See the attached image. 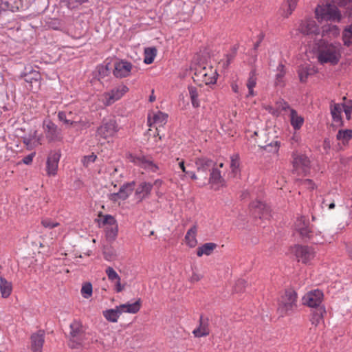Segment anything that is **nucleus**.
<instances>
[{"instance_id":"4c0bfd02","label":"nucleus","mask_w":352,"mask_h":352,"mask_svg":"<svg viewBox=\"0 0 352 352\" xmlns=\"http://www.w3.org/2000/svg\"><path fill=\"white\" fill-rule=\"evenodd\" d=\"M326 313L325 307H318L311 314L310 321L312 324L317 326L322 320L324 314Z\"/></svg>"},{"instance_id":"37998d69","label":"nucleus","mask_w":352,"mask_h":352,"mask_svg":"<svg viewBox=\"0 0 352 352\" xmlns=\"http://www.w3.org/2000/svg\"><path fill=\"white\" fill-rule=\"evenodd\" d=\"M342 40L344 45L349 47L352 45V23L344 30L342 32Z\"/></svg>"},{"instance_id":"864d4df0","label":"nucleus","mask_w":352,"mask_h":352,"mask_svg":"<svg viewBox=\"0 0 352 352\" xmlns=\"http://www.w3.org/2000/svg\"><path fill=\"white\" fill-rule=\"evenodd\" d=\"M96 70H97V72L98 73V77L102 78L108 76L109 74V71H110L108 65H98L96 68Z\"/></svg>"},{"instance_id":"5701e85b","label":"nucleus","mask_w":352,"mask_h":352,"mask_svg":"<svg viewBox=\"0 0 352 352\" xmlns=\"http://www.w3.org/2000/svg\"><path fill=\"white\" fill-rule=\"evenodd\" d=\"M108 279L115 285V291L118 293L124 290L125 285L121 284L120 277L115 270L111 267H108L105 270Z\"/></svg>"},{"instance_id":"b1692460","label":"nucleus","mask_w":352,"mask_h":352,"mask_svg":"<svg viewBox=\"0 0 352 352\" xmlns=\"http://www.w3.org/2000/svg\"><path fill=\"white\" fill-rule=\"evenodd\" d=\"M168 115L161 111L148 114V123L150 126H163L167 122Z\"/></svg>"},{"instance_id":"f704fd0d","label":"nucleus","mask_w":352,"mask_h":352,"mask_svg":"<svg viewBox=\"0 0 352 352\" xmlns=\"http://www.w3.org/2000/svg\"><path fill=\"white\" fill-rule=\"evenodd\" d=\"M118 223H116L111 226L105 227V237L109 242H110V243L113 242L116 239V238L118 236Z\"/></svg>"},{"instance_id":"338daca9","label":"nucleus","mask_w":352,"mask_h":352,"mask_svg":"<svg viewBox=\"0 0 352 352\" xmlns=\"http://www.w3.org/2000/svg\"><path fill=\"white\" fill-rule=\"evenodd\" d=\"M245 281L244 280H239L236 283L235 291L238 292L237 287H245Z\"/></svg>"},{"instance_id":"603ef678","label":"nucleus","mask_w":352,"mask_h":352,"mask_svg":"<svg viewBox=\"0 0 352 352\" xmlns=\"http://www.w3.org/2000/svg\"><path fill=\"white\" fill-rule=\"evenodd\" d=\"M41 225L45 228L52 229L59 226V223L52 220L50 218H45L41 220Z\"/></svg>"},{"instance_id":"f8f14e48","label":"nucleus","mask_w":352,"mask_h":352,"mask_svg":"<svg viewBox=\"0 0 352 352\" xmlns=\"http://www.w3.org/2000/svg\"><path fill=\"white\" fill-rule=\"evenodd\" d=\"M195 74L199 77L206 85L215 84L217 79V70L212 67H199L195 69Z\"/></svg>"},{"instance_id":"9b49d317","label":"nucleus","mask_w":352,"mask_h":352,"mask_svg":"<svg viewBox=\"0 0 352 352\" xmlns=\"http://www.w3.org/2000/svg\"><path fill=\"white\" fill-rule=\"evenodd\" d=\"M128 91L129 88L124 85L117 86L102 95V102L104 105L109 106L120 100Z\"/></svg>"},{"instance_id":"8fccbe9b","label":"nucleus","mask_w":352,"mask_h":352,"mask_svg":"<svg viewBox=\"0 0 352 352\" xmlns=\"http://www.w3.org/2000/svg\"><path fill=\"white\" fill-rule=\"evenodd\" d=\"M298 77L302 82H306L309 73V69L307 66H300L298 69Z\"/></svg>"},{"instance_id":"0eeeda50","label":"nucleus","mask_w":352,"mask_h":352,"mask_svg":"<svg viewBox=\"0 0 352 352\" xmlns=\"http://www.w3.org/2000/svg\"><path fill=\"white\" fill-rule=\"evenodd\" d=\"M57 116L58 120L67 126H72L78 124L82 126H87V122L82 120L76 111H73L68 109L60 111L58 112Z\"/></svg>"},{"instance_id":"4be33fe9","label":"nucleus","mask_w":352,"mask_h":352,"mask_svg":"<svg viewBox=\"0 0 352 352\" xmlns=\"http://www.w3.org/2000/svg\"><path fill=\"white\" fill-rule=\"evenodd\" d=\"M132 69L131 63L125 60L117 62L115 64L113 75L117 78H124L130 74Z\"/></svg>"},{"instance_id":"20e7f679","label":"nucleus","mask_w":352,"mask_h":352,"mask_svg":"<svg viewBox=\"0 0 352 352\" xmlns=\"http://www.w3.org/2000/svg\"><path fill=\"white\" fill-rule=\"evenodd\" d=\"M298 294L293 289H287L280 297L278 302V311L281 316L292 314L298 307Z\"/></svg>"},{"instance_id":"393cba45","label":"nucleus","mask_w":352,"mask_h":352,"mask_svg":"<svg viewBox=\"0 0 352 352\" xmlns=\"http://www.w3.org/2000/svg\"><path fill=\"white\" fill-rule=\"evenodd\" d=\"M208 183L211 184L212 188L214 190L219 189L224 184V179L221 177V171L216 168H213L210 172Z\"/></svg>"},{"instance_id":"680f3d73","label":"nucleus","mask_w":352,"mask_h":352,"mask_svg":"<svg viewBox=\"0 0 352 352\" xmlns=\"http://www.w3.org/2000/svg\"><path fill=\"white\" fill-rule=\"evenodd\" d=\"M201 278H202V276L201 274L193 272L190 277V280L192 282H197V281L200 280Z\"/></svg>"},{"instance_id":"6e6552de","label":"nucleus","mask_w":352,"mask_h":352,"mask_svg":"<svg viewBox=\"0 0 352 352\" xmlns=\"http://www.w3.org/2000/svg\"><path fill=\"white\" fill-rule=\"evenodd\" d=\"M324 298L323 292L320 289H314L306 293L302 298L303 305L310 308L318 309V307H324L322 305Z\"/></svg>"},{"instance_id":"c03bdc74","label":"nucleus","mask_w":352,"mask_h":352,"mask_svg":"<svg viewBox=\"0 0 352 352\" xmlns=\"http://www.w3.org/2000/svg\"><path fill=\"white\" fill-rule=\"evenodd\" d=\"M188 92L191 100L192 104L194 107L197 108L199 107V101L198 100V91L195 87H188Z\"/></svg>"},{"instance_id":"13d9d810","label":"nucleus","mask_w":352,"mask_h":352,"mask_svg":"<svg viewBox=\"0 0 352 352\" xmlns=\"http://www.w3.org/2000/svg\"><path fill=\"white\" fill-rule=\"evenodd\" d=\"M226 60H222L221 63L223 65V67L224 68H226L228 67V65L230 64V63L232 61L234 58V55L232 54H227L226 56Z\"/></svg>"},{"instance_id":"412c9836","label":"nucleus","mask_w":352,"mask_h":352,"mask_svg":"<svg viewBox=\"0 0 352 352\" xmlns=\"http://www.w3.org/2000/svg\"><path fill=\"white\" fill-rule=\"evenodd\" d=\"M30 340L32 352H42L45 342V331L43 330H38L36 333H32Z\"/></svg>"},{"instance_id":"6e6d98bb","label":"nucleus","mask_w":352,"mask_h":352,"mask_svg":"<svg viewBox=\"0 0 352 352\" xmlns=\"http://www.w3.org/2000/svg\"><path fill=\"white\" fill-rule=\"evenodd\" d=\"M301 184L308 189L314 190L315 188V184L312 180L309 179L302 181Z\"/></svg>"},{"instance_id":"de8ad7c7","label":"nucleus","mask_w":352,"mask_h":352,"mask_svg":"<svg viewBox=\"0 0 352 352\" xmlns=\"http://www.w3.org/2000/svg\"><path fill=\"white\" fill-rule=\"evenodd\" d=\"M25 80L27 82L32 83L34 81L37 82L41 78V74L38 72L36 70H32L29 72V74H24Z\"/></svg>"},{"instance_id":"aec40b11","label":"nucleus","mask_w":352,"mask_h":352,"mask_svg":"<svg viewBox=\"0 0 352 352\" xmlns=\"http://www.w3.org/2000/svg\"><path fill=\"white\" fill-rule=\"evenodd\" d=\"M250 208L254 217L259 219H267L270 217V210L265 204L255 201L251 203Z\"/></svg>"},{"instance_id":"09e8293b","label":"nucleus","mask_w":352,"mask_h":352,"mask_svg":"<svg viewBox=\"0 0 352 352\" xmlns=\"http://www.w3.org/2000/svg\"><path fill=\"white\" fill-rule=\"evenodd\" d=\"M230 168L232 173L236 175L239 173V156L238 154H234L230 157Z\"/></svg>"},{"instance_id":"e2e57ef3","label":"nucleus","mask_w":352,"mask_h":352,"mask_svg":"<svg viewBox=\"0 0 352 352\" xmlns=\"http://www.w3.org/2000/svg\"><path fill=\"white\" fill-rule=\"evenodd\" d=\"M230 86H231L232 91L234 93H235V94H239V86H238V85H237L236 81L232 82Z\"/></svg>"},{"instance_id":"39448f33","label":"nucleus","mask_w":352,"mask_h":352,"mask_svg":"<svg viewBox=\"0 0 352 352\" xmlns=\"http://www.w3.org/2000/svg\"><path fill=\"white\" fill-rule=\"evenodd\" d=\"M315 13L316 19L319 21H339L341 19V14L337 6L329 1L318 5L316 8Z\"/></svg>"},{"instance_id":"c85d7f7f","label":"nucleus","mask_w":352,"mask_h":352,"mask_svg":"<svg viewBox=\"0 0 352 352\" xmlns=\"http://www.w3.org/2000/svg\"><path fill=\"white\" fill-rule=\"evenodd\" d=\"M290 124L295 131L300 129L304 124V118L302 116L298 115L295 109H291L289 114Z\"/></svg>"},{"instance_id":"2eb2a0df","label":"nucleus","mask_w":352,"mask_h":352,"mask_svg":"<svg viewBox=\"0 0 352 352\" xmlns=\"http://www.w3.org/2000/svg\"><path fill=\"white\" fill-rule=\"evenodd\" d=\"M130 162L138 165L148 171L156 173L159 168L153 161L146 159L144 156H135L130 155L129 157Z\"/></svg>"},{"instance_id":"a19ab883","label":"nucleus","mask_w":352,"mask_h":352,"mask_svg":"<svg viewBox=\"0 0 352 352\" xmlns=\"http://www.w3.org/2000/svg\"><path fill=\"white\" fill-rule=\"evenodd\" d=\"M286 74L285 66L280 64L277 67V73L276 74L275 85L276 86H284V78Z\"/></svg>"},{"instance_id":"dca6fc26","label":"nucleus","mask_w":352,"mask_h":352,"mask_svg":"<svg viewBox=\"0 0 352 352\" xmlns=\"http://www.w3.org/2000/svg\"><path fill=\"white\" fill-rule=\"evenodd\" d=\"M294 252L298 260L304 263H307L314 257V250L307 246L295 245Z\"/></svg>"},{"instance_id":"7c9ffc66","label":"nucleus","mask_w":352,"mask_h":352,"mask_svg":"<svg viewBox=\"0 0 352 352\" xmlns=\"http://www.w3.org/2000/svg\"><path fill=\"white\" fill-rule=\"evenodd\" d=\"M102 314L104 318L111 322H116L121 315L118 306H116L113 309L103 311Z\"/></svg>"},{"instance_id":"58836bf2","label":"nucleus","mask_w":352,"mask_h":352,"mask_svg":"<svg viewBox=\"0 0 352 352\" xmlns=\"http://www.w3.org/2000/svg\"><path fill=\"white\" fill-rule=\"evenodd\" d=\"M352 138L351 129H341L338 131L336 139L340 141L343 144H346Z\"/></svg>"},{"instance_id":"5fc2aeb1","label":"nucleus","mask_w":352,"mask_h":352,"mask_svg":"<svg viewBox=\"0 0 352 352\" xmlns=\"http://www.w3.org/2000/svg\"><path fill=\"white\" fill-rule=\"evenodd\" d=\"M35 155H36L35 152H32V153L26 155L22 160L23 163L25 164H27V165L31 164L33 161V158L34 157Z\"/></svg>"},{"instance_id":"ea45409f","label":"nucleus","mask_w":352,"mask_h":352,"mask_svg":"<svg viewBox=\"0 0 352 352\" xmlns=\"http://www.w3.org/2000/svg\"><path fill=\"white\" fill-rule=\"evenodd\" d=\"M144 63L149 65L151 64L157 55V49L154 47H146L144 49Z\"/></svg>"},{"instance_id":"f257e3e1","label":"nucleus","mask_w":352,"mask_h":352,"mask_svg":"<svg viewBox=\"0 0 352 352\" xmlns=\"http://www.w3.org/2000/svg\"><path fill=\"white\" fill-rule=\"evenodd\" d=\"M318 46V60L321 64L337 65L342 57V47L340 43H329L320 39Z\"/></svg>"},{"instance_id":"7ed1b4c3","label":"nucleus","mask_w":352,"mask_h":352,"mask_svg":"<svg viewBox=\"0 0 352 352\" xmlns=\"http://www.w3.org/2000/svg\"><path fill=\"white\" fill-rule=\"evenodd\" d=\"M295 230L301 237L312 243L318 244L323 242L321 233L314 231L309 226V221L304 216H300L295 222Z\"/></svg>"},{"instance_id":"bb28decb","label":"nucleus","mask_w":352,"mask_h":352,"mask_svg":"<svg viewBox=\"0 0 352 352\" xmlns=\"http://www.w3.org/2000/svg\"><path fill=\"white\" fill-rule=\"evenodd\" d=\"M141 306V299L138 298L135 302L133 303L126 302L124 304L120 305H118V308L121 312V314L123 313L135 314L140 311Z\"/></svg>"},{"instance_id":"bf43d9fd","label":"nucleus","mask_w":352,"mask_h":352,"mask_svg":"<svg viewBox=\"0 0 352 352\" xmlns=\"http://www.w3.org/2000/svg\"><path fill=\"white\" fill-rule=\"evenodd\" d=\"M96 159V155L92 154L88 156H85L83 160V164L88 165L89 163L94 162Z\"/></svg>"},{"instance_id":"0e129e2a","label":"nucleus","mask_w":352,"mask_h":352,"mask_svg":"<svg viewBox=\"0 0 352 352\" xmlns=\"http://www.w3.org/2000/svg\"><path fill=\"white\" fill-rule=\"evenodd\" d=\"M109 198L111 201H116L120 199V194L118 192L116 193H111L109 196Z\"/></svg>"},{"instance_id":"9d476101","label":"nucleus","mask_w":352,"mask_h":352,"mask_svg":"<svg viewBox=\"0 0 352 352\" xmlns=\"http://www.w3.org/2000/svg\"><path fill=\"white\" fill-rule=\"evenodd\" d=\"M43 129L48 142H56L62 140V131L50 119H45L43 122Z\"/></svg>"},{"instance_id":"ddd939ff","label":"nucleus","mask_w":352,"mask_h":352,"mask_svg":"<svg viewBox=\"0 0 352 352\" xmlns=\"http://www.w3.org/2000/svg\"><path fill=\"white\" fill-rule=\"evenodd\" d=\"M298 30L302 34L311 36H317L320 34L319 26L312 18L302 21Z\"/></svg>"},{"instance_id":"72a5a7b5","label":"nucleus","mask_w":352,"mask_h":352,"mask_svg":"<svg viewBox=\"0 0 352 352\" xmlns=\"http://www.w3.org/2000/svg\"><path fill=\"white\" fill-rule=\"evenodd\" d=\"M135 182H128L123 184L118 191L120 194V199L125 200L133 192L135 187Z\"/></svg>"},{"instance_id":"423d86ee","label":"nucleus","mask_w":352,"mask_h":352,"mask_svg":"<svg viewBox=\"0 0 352 352\" xmlns=\"http://www.w3.org/2000/svg\"><path fill=\"white\" fill-rule=\"evenodd\" d=\"M120 127L113 118H103L101 124L96 129V137L104 140L113 138L119 131Z\"/></svg>"},{"instance_id":"4468645a","label":"nucleus","mask_w":352,"mask_h":352,"mask_svg":"<svg viewBox=\"0 0 352 352\" xmlns=\"http://www.w3.org/2000/svg\"><path fill=\"white\" fill-rule=\"evenodd\" d=\"M195 164L198 173L203 175L204 180H207L208 172H211L215 166L214 162L207 157H198L195 160Z\"/></svg>"},{"instance_id":"a211bd4d","label":"nucleus","mask_w":352,"mask_h":352,"mask_svg":"<svg viewBox=\"0 0 352 352\" xmlns=\"http://www.w3.org/2000/svg\"><path fill=\"white\" fill-rule=\"evenodd\" d=\"M23 143L26 146L28 150H32L38 145L42 144V135L38 134L36 130L31 131L29 134L24 135Z\"/></svg>"},{"instance_id":"69168bd1","label":"nucleus","mask_w":352,"mask_h":352,"mask_svg":"<svg viewBox=\"0 0 352 352\" xmlns=\"http://www.w3.org/2000/svg\"><path fill=\"white\" fill-rule=\"evenodd\" d=\"M185 175H188L192 180H197L198 179L197 175L193 171H187Z\"/></svg>"},{"instance_id":"052dcab7","label":"nucleus","mask_w":352,"mask_h":352,"mask_svg":"<svg viewBox=\"0 0 352 352\" xmlns=\"http://www.w3.org/2000/svg\"><path fill=\"white\" fill-rule=\"evenodd\" d=\"M9 8V3L8 1H0V14L3 11H6Z\"/></svg>"},{"instance_id":"473e14b6","label":"nucleus","mask_w":352,"mask_h":352,"mask_svg":"<svg viewBox=\"0 0 352 352\" xmlns=\"http://www.w3.org/2000/svg\"><path fill=\"white\" fill-rule=\"evenodd\" d=\"M217 246V245L216 243L212 242L204 243L197 248V255L199 257L203 255L209 256L213 252Z\"/></svg>"},{"instance_id":"f03ea898","label":"nucleus","mask_w":352,"mask_h":352,"mask_svg":"<svg viewBox=\"0 0 352 352\" xmlns=\"http://www.w3.org/2000/svg\"><path fill=\"white\" fill-rule=\"evenodd\" d=\"M69 329L67 337L68 345L70 348L78 349L89 340L90 334L80 320H73L69 324Z\"/></svg>"},{"instance_id":"cd10ccee","label":"nucleus","mask_w":352,"mask_h":352,"mask_svg":"<svg viewBox=\"0 0 352 352\" xmlns=\"http://www.w3.org/2000/svg\"><path fill=\"white\" fill-rule=\"evenodd\" d=\"M331 114L333 121L337 123L338 126H342L343 121L342 118V107L341 104L333 103L330 106Z\"/></svg>"},{"instance_id":"3c124183","label":"nucleus","mask_w":352,"mask_h":352,"mask_svg":"<svg viewBox=\"0 0 352 352\" xmlns=\"http://www.w3.org/2000/svg\"><path fill=\"white\" fill-rule=\"evenodd\" d=\"M344 100H345V102L344 104H342V111H344L346 118L347 120L351 119V114L352 112V100H346V98H344Z\"/></svg>"},{"instance_id":"f3484780","label":"nucleus","mask_w":352,"mask_h":352,"mask_svg":"<svg viewBox=\"0 0 352 352\" xmlns=\"http://www.w3.org/2000/svg\"><path fill=\"white\" fill-rule=\"evenodd\" d=\"M153 185L152 183L147 182H140L135 190V198L140 202L146 198H148L152 191Z\"/></svg>"},{"instance_id":"49530a36","label":"nucleus","mask_w":352,"mask_h":352,"mask_svg":"<svg viewBox=\"0 0 352 352\" xmlns=\"http://www.w3.org/2000/svg\"><path fill=\"white\" fill-rule=\"evenodd\" d=\"M81 295L85 298H89L92 296L93 287L90 282H86L82 284L81 290Z\"/></svg>"},{"instance_id":"a878e982","label":"nucleus","mask_w":352,"mask_h":352,"mask_svg":"<svg viewBox=\"0 0 352 352\" xmlns=\"http://www.w3.org/2000/svg\"><path fill=\"white\" fill-rule=\"evenodd\" d=\"M192 333L195 337L201 338L206 336L210 333L209 322L208 318L200 316L199 326L193 330Z\"/></svg>"},{"instance_id":"2f4dec72","label":"nucleus","mask_w":352,"mask_h":352,"mask_svg":"<svg viewBox=\"0 0 352 352\" xmlns=\"http://www.w3.org/2000/svg\"><path fill=\"white\" fill-rule=\"evenodd\" d=\"M257 82L256 73V70H252L249 74V77L248 79V82L246 83V86L248 89V94L247 97H252L255 96L254 92V87L256 86Z\"/></svg>"},{"instance_id":"e433bc0d","label":"nucleus","mask_w":352,"mask_h":352,"mask_svg":"<svg viewBox=\"0 0 352 352\" xmlns=\"http://www.w3.org/2000/svg\"><path fill=\"white\" fill-rule=\"evenodd\" d=\"M12 287L10 282H8L3 276L0 277V291L3 298H8L12 292Z\"/></svg>"},{"instance_id":"c756f323","label":"nucleus","mask_w":352,"mask_h":352,"mask_svg":"<svg viewBox=\"0 0 352 352\" xmlns=\"http://www.w3.org/2000/svg\"><path fill=\"white\" fill-rule=\"evenodd\" d=\"M197 232V227L196 225L192 226L186 232L185 241L190 248H195L197 244L196 238Z\"/></svg>"},{"instance_id":"79ce46f5","label":"nucleus","mask_w":352,"mask_h":352,"mask_svg":"<svg viewBox=\"0 0 352 352\" xmlns=\"http://www.w3.org/2000/svg\"><path fill=\"white\" fill-rule=\"evenodd\" d=\"M276 111L278 113L285 114L286 113H290V110L293 109L289 103L283 99H280L276 102Z\"/></svg>"},{"instance_id":"1a4fd4ad","label":"nucleus","mask_w":352,"mask_h":352,"mask_svg":"<svg viewBox=\"0 0 352 352\" xmlns=\"http://www.w3.org/2000/svg\"><path fill=\"white\" fill-rule=\"evenodd\" d=\"M292 157L294 171L299 175H306L308 174L310 170V161L307 156L294 153Z\"/></svg>"},{"instance_id":"4d7b16f0","label":"nucleus","mask_w":352,"mask_h":352,"mask_svg":"<svg viewBox=\"0 0 352 352\" xmlns=\"http://www.w3.org/2000/svg\"><path fill=\"white\" fill-rule=\"evenodd\" d=\"M88 0H68L69 6L72 8L77 7L78 5H81L83 3L87 2Z\"/></svg>"},{"instance_id":"6ab92c4d","label":"nucleus","mask_w":352,"mask_h":352,"mask_svg":"<svg viewBox=\"0 0 352 352\" xmlns=\"http://www.w3.org/2000/svg\"><path fill=\"white\" fill-rule=\"evenodd\" d=\"M60 157V154L57 152H52L48 155L46 161V171L48 176L56 175Z\"/></svg>"},{"instance_id":"c9c22d12","label":"nucleus","mask_w":352,"mask_h":352,"mask_svg":"<svg viewBox=\"0 0 352 352\" xmlns=\"http://www.w3.org/2000/svg\"><path fill=\"white\" fill-rule=\"evenodd\" d=\"M99 219H98L97 223L100 228L111 226L113 224L117 223V221L111 214H105L102 215L101 213L98 215Z\"/></svg>"},{"instance_id":"a18cd8bd","label":"nucleus","mask_w":352,"mask_h":352,"mask_svg":"<svg viewBox=\"0 0 352 352\" xmlns=\"http://www.w3.org/2000/svg\"><path fill=\"white\" fill-rule=\"evenodd\" d=\"M297 2L298 0H287V1L283 5V9H285V7L287 8V10L283 14L284 17L287 18L292 14L296 7Z\"/></svg>"},{"instance_id":"774afa93","label":"nucleus","mask_w":352,"mask_h":352,"mask_svg":"<svg viewBox=\"0 0 352 352\" xmlns=\"http://www.w3.org/2000/svg\"><path fill=\"white\" fill-rule=\"evenodd\" d=\"M179 168L182 169V172L186 174V172H187L188 170H186V166L184 165V160H181L179 162Z\"/></svg>"}]
</instances>
